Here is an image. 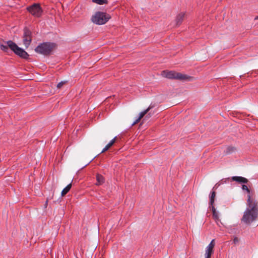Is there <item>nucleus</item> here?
Instances as JSON below:
<instances>
[{
    "label": "nucleus",
    "instance_id": "14",
    "mask_svg": "<svg viewBox=\"0 0 258 258\" xmlns=\"http://www.w3.org/2000/svg\"><path fill=\"white\" fill-rule=\"evenodd\" d=\"M212 211L213 216L214 218L215 219V220L216 221H218L219 220L218 213L216 211V209L215 208V207L213 206H212Z\"/></svg>",
    "mask_w": 258,
    "mask_h": 258
},
{
    "label": "nucleus",
    "instance_id": "16",
    "mask_svg": "<svg viewBox=\"0 0 258 258\" xmlns=\"http://www.w3.org/2000/svg\"><path fill=\"white\" fill-rule=\"evenodd\" d=\"M242 188L243 190H245L247 191L248 194L247 196L249 195L251 197L250 190L246 185L243 184L242 186Z\"/></svg>",
    "mask_w": 258,
    "mask_h": 258
},
{
    "label": "nucleus",
    "instance_id": "6",
    "mask_svg": "<svg viewBox=\"0 0 258 258\" xmlns=\"http://www.w3.org/2000/svg\"><path fill=\"white\" fill-rule=\"evenodd\" d=\"M27 9L32 15L37 17H40L42 12L40 5L39 4H34L28 7Z\"/></svg>",
    "mask_w": 258,
    "mask_h": 258
},
{
    "label": "nucleus",
    "instance_id": "2",
    "mask_svg": "<svg viewBox=\"0 0 258 258\" xmlns=\"http://www.w3.org/2000/svg\"><path fill=\"white\" fill-rule=\"evenodd\" d=\"M6 45L1 44V49L4 51H7L8 47L10 48L16 54L23 58H28L29 54L24 49L18 46V45L13 41L10 40L6 42Z\"/></svg>",
    "mask_w": 258,
    "mask_h": 258
},
{
    "label": "nucleus",
    "instance_id": "3",
    "mask_svg": "<svg viewBox=\"0 0 258 258\" xmlns=\"http://www.w3.org/2000/svg\"><path fill=\"white\" fill-rule=\"evenodd\" d=\"M163 77L170 79H177L182 81L190 80L191 78L186 75L174 71H163L161 73Z\"/></svg>",
    "mask_w": 258,
    "mask_h": 258
},
{
    "label": "nucleus",
    "instance_id": "11",
    "mask_svg": "<svg viewBox=\"0 0 258 258\" xmlns=\"http://www.w3.org/2000/svg\"><path fill=\"white\" fill-rule=\"evenodd\" d=\"M185 14L183 13L179 14L175 19L176 26L179 25L183 20Z\"/></svg>",
    "mask_w": 258,
    "mask_h": 258
},
{
    "label": "nucleus",
    "instance_id": "9",
    "mask_svg": "<svg viewBox=\"0 0 258 258\" xmlns=\"http://www.w3.org/2000/svg\"><path fill=\"white\" fill-rule=\"evenodd\" d=\"M152 108V106H150L147 109H146L144 111L141 112L140 113V116L138 117V119L136 120V121L132 124V125H134L136 124V123H138L140 120L144 117V115H145L149 111V110Z\"/></svg>",
    "mask_w": 258,
    "mask_h": 258
},
{
    "label": "nucleus",
    "instance_id": "17",
    "mask_svg": "<svg viewBox=\"0 0 258 258\" xmlns=\"http://www.w3.org/2000/svg\"><path fill=\"white\" fill-rule=\"evenodd\" d=\"M116 139V137H115L114 139H113L112 140L110 141V142L106 145L108 148H110L115 142Z\"/></svg>",
    "mask_w": 258,
    "mask_h": 258
},
{
    "label": "nucleus",
    "instance_id": "4",
    "mask_svg": "<svg viewBox=\"0 0 258 258\" xmlns=\"http://www.w3.org/2000/svg\"><path fill=\"white\" fill-rule=\"evenodd\" d=\"M55 47V44L52 43H43L39 45L35 49V51L40 54L48 55L50 53L53 48Z\"/></svg>",
    "mask_w": 258,
    "mask_h": 258
},
{
    "label": "nucleus",
    "instance_id": "22",
    "mask_svg": "<svg viewBox=\"0 0 258 258\" xmlns=\"http://www.w3.org/2000/svg\"><path fill=\"white\" fill-rule=\"evenodd\" d=\"M109 149V148H108L107 146H106L104 148V149H103V150L101 151V153L105 152V151H106L107 150H108Z\"/></svg>",
    "mask_w": 258,
    "mask_h": 258
},
{
    "label": "nucleus",
    "instance_id": "18",
    "mask_svg": "<svg viewBox=\"0 0 258 258\" xmlns=\"http://www.w3.org/2000/svg\"><path fill=\"white\" fill-rule=\"evenodd\" d=\"M66 83V81H61L60 82H59L57 85V88H58V89H60L62 87V86L65 84Z\"/></svg>",
    "mask_w": 258,
    "mask_h": 258
},
{
    "label": "nucleus",
    "instance_id": "13",
    "mask_svg": "<svg viewBox=\"0 0 258 258\" xmlns=\"http://www.w3.org/2000/svg\"><path fill=\"white\" fill-rule=\"evenodd\" d=\"M72 187V184L70 183L68 184L65 188L63 189V190L61 191V196H64L66 195L70 190Z\"/></svg>",
    "mask_w": 258,
    "mask_h": 258
},
{
    "label": "nucleus",
    "instance_id": "21",
    "mask_svg": "<svg viewBox=\"0 0 258 258\" xmlns=\"http://www.w3.org/2000/svg\"><path fill=\"white\" fill-rule=\"evenodd\" d=\"M109 149V148H108L107 146H106L104 148V149H103V150L101 151V153L105 152V151H106L107 150H108Z\"/></svg>",
    "mask_w": 258,
    "mask_h": 258
},
{
    "label": "nucleus",
    "instance_id": "19",
    "mask_svg": "<svg viewBox=\"0 0 258 258\" xmlns=\"http://www.w3.org/2000/svg\"><path fill=\"white\" fill-rule=\"evenodd\" d=\"M93 2L96 3L98 5H103L104 4H107V1H93Z\"/></svg>",
    "mask_w": 258,
    "mask_h": 258
},
{
    "label": "nucleus",
    "instance_id": "23",
    "mask_svg": "<svg viewBox=\"0 0 258 258\" xmlns=\"http://www.w3.org/2000/svg\"><path fill=\"white\" fill-rule=\"evenodd\" d=\"M238 242V239L237 237H235L233 239V242L236 244Z\"/></svg>",
    "mask_w": 258,
    "mask_h": 258
},
{
    "label": "nucleus",
    "instance_id": "10",
    "mask_svg": "<svg viewBox=\"0 0 258 258\" xmlns=\"http://www.w3.org/2000/svg\"><path fill=\"white\" fill-rule=\"evenodd\" d=\"M232 179L233 181H237L238 182L240 183H247L248 182V179L246 178L241 176H233L232 177Z\"/></svg>",
    "mask_w": 258,
    "mask_h": 258
},
{
    "label": "nucleus",
    "instance_id": "1",
    "mask_svg": "<svg viewBox=\"0 0 258 258\" xmlns=\"http://www.w3.org/2000/svg\"><path fill=\"white\" fill-rule=\"evenodd\" d=\"M247 202L249 208L244 213L241 221L249 224L256 219L258 215V210L256 204L252 201L249 195L247 196Z\"/></svg>",
    "mask_w": 258,
    "mask_h": 258
},
{
    "label": "nucleus",
    "instance_id": "15",
    "mask_svg": "<svg viewBox=\"0 0 258 258\" xmlns=\"http://www.w3.org/2000/svg\"><path fill=\"white\" fill-rule=\"evenodd\" d=\"M216 196V192L215 191H213L211 192V196L210 197V206H212L214 203V200L215 197Z\"/></svg>",
    "mask_w": 258,
    "mask_h": 258
},
{
    "label": "nucleus",
    "instance_id": "24",
    "mask_svg": "<svg viewBox=\"0 0 258 258\" xmlns=\"http://www.w3.org/2000/svg\"><path fill=\"white\" fill-rule=\"evenodd\" d=\"M254 19L255 20H258V16L256 17Z\"/></svg>",
    "mask_w": 258,
    "mask_h": 258
},
{
    "label": "nucleus",
    "instance_id": "20",
    "mask_svg": "<svg viewBox=\"0 0 258 258\" xmlns=\"http://www.w3.org/2000/svg\"><path fill=\"white\" fill-rule=\"evenodd\" d=\"M109 149V148H108L107 146H106L104 148V149H103V150L101 151V153L105 152V151H106L107 150H108Z\"/></svg>",
    "mask_w": 258,
    "mask_h": 258
},
{
    "label": "nucleus",
    "instance_id": "8",
    "mask_svg": "<svg viewBox=\"0 0 258 258\" xmlns=\"http://www.w3.org/2000/svg\"><path fill=\"white\" fill-rule=\"evenodd\" d=\"M215 240L213 239L210 244L207 246L205 254V258H211L212 254L213 253V249L215 246Z\"/></svg>",
    "mask_w": 258,
    "mask_h": 258
},
{
    "label": "nucleus",
    "instance_id": "12",
    "mask_svg": "<svg viewBox=\"0 0 258 258\" xmlns=\"http://www.w3.org/2000/svg\"><path fill=\"white\" fill-rule=\"evenodd\" d=\"M96 179H97V185H100L102 184L104 182V177L100 174H97L96 176Z\"/></svg>",
    "mask_w": 258,
    "mask_h": 258
},
{
    "label": "nucleus",
    "instance_id": "7",
    "mask_svg": "<svg viewBox=\"0 0 258 258\" xmlns=\"http://www.w3.org/2000/svg\"><path fill=\"white\" fill-rule=\"evenodd\" d=\"M32 41L31 32L25 28L24 30L23 44L27 48Z\"/></svg>",
    "mask_w": 258,
    "mask_h": 258
},
{
    "label": "nucleus",
    "instance_id": "5",
    "mask_svg": "<svg viewBox=\"0 0 258 258\" xmlns=\"http://www.w3.org/2000/svg\"><path fill=\"white\" fill-rule=\"evenodd\" d=\"M110 18V17L108 14L98 12L92 17V21L96 24L102 25L106 23Z\"/></svg>",
    "mask_w": 258,
    "mask_h": 258
}]
</instances>
